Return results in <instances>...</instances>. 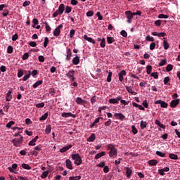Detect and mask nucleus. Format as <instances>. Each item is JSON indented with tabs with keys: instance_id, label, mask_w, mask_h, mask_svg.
Listing matches in <instances>:
<instances>
[{
	"instance_id": "obj_1",
	"label": "nucleus",
	"mask_w": 180,
	"mask_h": 180,
	"mask_svg": "<svg viewBox=\"0 0 180 180\" xmlns=\"http://www.w3.org/2000/svg\"><path fill=\"white\" fill-rule=\"evenodd\" d=\"M72 160L75 161V164L76 165H80L82 164V158H81V156L77 154H72Z\"/></svg>"
},
{
	"instance_id": "obj_2",
	"label": "nucleus",
	"mask_w": 180,
	"mask_h": 180,
	"mask_svg": "<svg viewBox=\"0 0 180 180\" xmlns=\"http://www.w3.org/2000/svg\"><path fill=\"white\" fill-rule=\"evenodd\" d=\"M11 141L15 147H20L22 143H23V136H20L19 139H14Z\"/></svg>"
},
{
	"instance_id": "obj_3",
	"label": "nucleus",
	"mask_w": 180,
	"mask_h": 180,
	"mask_svg": "<svg viewBox=\"0 0 180 180\" xmlns=\"http://www.w3.org/2000/svg\"><path fill=\"white\" fill-rule=\"evenodd\" d=\"M75 70H70L65 75L70 78V81L74 82L75 81Z\"/></svg>"
},
{
	"instance_id": "obj_4",
	"label": "nucleus",
	"mask_w": 180,
	"mask_h": 180,
	"mask_svg": "<svg viewBox=\"0 0 180 180\" xmlns=\"http://www.w3.org/2000/svg\"><path fill=\"white\" fill-rule=\"evenodd\" d=\"M63 24H60L58 26V27H56L54 31H53V36H55L56 37L60 36V33H61V30L60 29H63Z\"/></svg>"
},
{
	"instance_id": "obj_5",
	"label": "nucleus",
	"mask_w": 180,
	"mask_h": 180,
	"mask_svg": "<svg viewBox=\"0 0 180 180\" xmlns=\"http://www.w3.org/2000/svg\"><path fill=\"white\" fill-rule=\"evenodd\" d=\"M155 105H160L161 108H168V103H167L165 101H162L161 100H158L155 101Z\"/></svg>"
},
{
	"instance_id": "obj_6",
	"label": "nucleus",
	"mask_w": 180,
	"mask_h": 180,
	"mask_svg": "<svg viewBox=\"0 0 180 180\" xmlns=\"http://www.w3.org/2000/svg\"><path fill=\"white\" fill-rule=\"evenodd\" d=\"M125 15L127 18V23H131V19H133V14H131V11H126Z\"/></svg>"
},
{
	"instance_id": "obj_7",
	"label": "nucleus",
	"mask_w": 180,
	"mask_h": 180,
	"mask_svg": "<svg viewBox=\"0 0 180 180\" xmlns=\"http://www.w3.org/2000/svg\"><path fill=\"white\" fill-rule=\"evenodd\" d=\"M122 99V96H119L116 98H110L109 99L108 102L109 103H112L113 105L116 103H119V101Z\"/></svg>"
},
{
	"instance_id": "obj_8",
	"label": "nucleus",
	"mask_w": 180,
	"mask_h": 180,
	"mask_svg": "<svg viewBox=\"0 0 180 180\" xmlns=\"http://www.w3.org/2000/svg\"><path fill=\"white\" fill-rule=\"evenodd\" d=\"M125 75H126V70H122L118 74L119 80L120 81V82H123V79H124V78L123 77H124Z\"/></svg>"
},
{
	"instance_id": "obj_9",
	"label": "nucleus",
	"mask_w": 180,
	"mask_h": 180,
	"mask_svg": "<svg viewBox=\"0 0 180 180\" xmlns=\"http://www.w3.org/2000/svg\"><path fill=\"white\" fill-rule=\"evenodd\" d=\"M109 157L113 158L117 157V149H112V150H110Z\"/></svg>"
},
{
	"instance_id": "obj_10",
	"label": "nucleus",
	"mask_w": 180,
	"mask_h": 180,
	"mask_svg": "<svg viewBox=\"0 0 180 180\" xmlns=\"http://www.w3.org/2000/svg\"><path fill=\"white\" fill-rule=\"evenodd\" d=\"M61 116L62 117H77V115L71 112H62Z\"/></svg>"
},
{
	"instance_id": "obj_11",
	"label": "nucleus",
	"mask_w": 180,
	"mask_h": 180,
	"mask_svg": "<svg viewBox=\"0 0 180 180\" xmlns=\"http://www.w3.org/2000/svg\"><path fill=\"white\" fill-rule=\"evenodd\" d=\"M12 91L11 90H9L6 95V102H11V101H12Z\"/></svg>"
},
{
	"instance_id": "obj_12",
	"label": "nucleus",
	"mask_w": 180,
	"mask_h": 180,
	"mask_svg": "<svg viewBox=\"0 0 180 180\" xmlns=\"http://www.w3.org/2000/svg\"><path fill=\"white\" fill-rule=\"evenodd\" d=\"M163 47L165 50H168L169 49V44L168 43V39L166 37L163 38Z\"/></svg>"
},
{
	"instance_id": "obj_13",
	"label": "nucleus",
	"mask_w": 180,
	"mask_h": 180,
	"mask_svg": "<svg viewBox=\"0 0 180 180\" xmlns=\"http://www.w3.org/2000/svg\"><path fill=\"white\" fill-rule=\"evenodd\" d=\"M179 105V99L172 100L170 102V106L172 108H175L176 106H178Z\"/></svg>"
},
{
	"instance_id": "obj_14",
	"label": "nucleus",
	"mask_w": 180,
	"mask_h": 180,
	"mask_svg": "<svg viewBox=\"0 0 180 180\" xmlns=\"http://www.w3.org/2000/svg\"><path fill=\"white\" fill-rule=\"evenodd\" d=\"M65 9V6L63 4H62L59 6L58 10L56 11H58L59 15H61L62 13H64Z\"/></svg>"
},
{
	"instance_id": "obj_15",
	"label": "nucleus",
	"mask_w": 180,
	"mask_h": 180,
	"mask_svg": "<svg viewBox=\"0 0 180 180\" xmlns=\"http://www.w3.org/2000/svg\"><path fill=\"white\" fill-rule=\"evenodd\" d=\"M115 117H117V119H119V120H124V115H123L122 112L120 113H115L114 115Z\"/></svg>"
},
{
	"instance_id": "obj_16",
	"label": "nucleus",
	"mask_w": 180,
	"mask_h": 180,
	"mask_svg": "<svg viewBox=\"0 0 180 180\" xmlns=\"http://www.w3.org/2000/svg\"><path fill=\"white\" fill-rule=\"evenodd\" d=\"M84 40H86L87 41H89V43H91L92 44H95V43H96L94 39H92L91 37H89L88 35H84Z\"/></svg>"
},
{
	"instance_id": "obj_17",
	"label": "nucleus",
	"mask_w": 180,
	"mask_h": 180,
	"mask_svg": "<svg viewBox=\"0 0 180 180\" xmlns=\"http://www.w3.org/2000/svg\"><path fill=\"white\" fill-rule=\"evenodd\" d=\"M76 103H77V105H84L85 103H86V101L82 100L81 97H77L76 99Z\"/></svg>"
},
{
	"instance_id": "obj_18",
	"label": "nucleus",
	"mask_w": 180,
	"mask_h": 180,
	"mask_svg": "<svg viewBox=\"0 0 180 180\" xmlns=\"http://www.w3.org/2000/svg\"><path fill=\"white\" fill-rule=\"evenodd\" d=\"M70 148H72V145L70 144L68 146H65V147L62 148L61 149H60V152L65 153V151H68V150H70Z\"/></svg>"
},
{
	"instance_id": "obj_19",
	"label": "nucleus",
	"mask_w": 180,
	"mask_h": 180,
	"mask_svg": "<svg viewBox=\"0 0 180 180\" xmlns=\"http://www.w3.org/2000/svg\"><path fill=\"white\" fill-rule=\"evenodd\" d=\"M39 139V136H35L32 141H30L28 143V146H35L36 141Z\"/></svg>"
},
{
	"instance_id": "obj_20",
	"label": "nucleus",
	"mask_w": 180,
	"mask_h": 180,
	"mask_svg": "<svg viewBox=\"0 0 180 180\" xmlns=\"http://www.w3.org/2000/svg\"><path fill=\"white\" fill-rule=\"evenodd\" d=\"M70 57H72V52H71V49H67V56H66V60L68 61H70Z\"/></svg>"
},
{
	"instance_id": "obj_21",
	"label": "nucleus",
	"mask_w": 180,
	"mask_h": 180,
	"mask_svg": "<svg viewBox=\"0 0 180 180\" xmlns=\"http://www.w3.org/2000/svg\"><path fill=\"white\" fill-rule=\"evenodd\" d=\"M66 167L68 169H72V162L70 159L66 160Z\"/></svg>"
},
{
	"instance_id": "obj_22",
	"label": "nucleus",
	"mask_w": 180,
	"mask_h": 180,
	"mask_svg": "<svg viewBox=\"0 0 180 180\" xmlns=\"http://www.w3.org/2000/svg\"><path fill=\"white\" fill-rule=\"evenodd\" d=\"M72 64H74V65H78V64H79V58L78 56L72 59Z\"/></svg>"
},
{
	"instance_id": "obj_23",
	"label": "nucleus",
	"mask_w": 180,
	"mask_h": 180,
	"mask_svg": "<svg viewBox=\"0 0 180 180\" xmlns=\"http://www.w3.org/2000/svg\"><path fill=\"white\" fill-rule=\"evenodd\" d=\"M105 153L104 151L97 153L95 155V160H99V158H101V157H103V155H105Z\"/></svg>"
},
{
	"instance_id": "obj_24",
	"label": "nucleus",
	"mask_w": 180,
	"mask_h": 180,
	"mask_svg": "<svg viewBox=\"0 0 180 180\" xmlns=\"http://www.w3.org/2000/svg\"><path fill=\"white\" fill-rule=\"evenodd\" d=\"M45 133H46V134H50V133H51V124L46 125V129H45Z\"/></svg>"
},
{
	"instance_id": "obj_25",
	"label": "nucleus",
	"mask_w": 180,
	"mask_h": 180,
	"mask_svg": "<svg viewBox=\"0 0 180 180\" xmlns=\"http://www.w3.org/2000/svg\"><path fill=\"white\" fill-rule=\"evenodd\" d=\"M30 75H32V72L30 70H29L28 74H27L26 75H25L22 77V81H27V79H29V78H30Z\"/></svg>"
},
{
	"instance_id": "obj_26",
	"label": "nucleus",
	"mask_w": 180,
	"mask_h": 180,
	"mask_svg": "<svg viewBox=\"0 0 180 180\" xmlns=\"http://www.w3.org/2000/svg\"><path fill=\"white\" fill-rule=\"evenodd\" d=\"M148 164L151 167H153L154 165H157V164H158V162L157 161V160H150L148 161Z\"/></svg>"
},
{
	"instance_id": "obj_27",
	"label": "nucleus",
	"mask_w": 180,
	"mask_h": 180,
	"mask_svg": "<svg viewBox=\"0 0 180 180\" xmlns=\"http://www.w3.org/2000/svg\"><path fill=\"white\" fill-rule=\"evenodd\" d=\"M126 169H127V172H126L127 176V178H130L133 171L131 170V169H130L129 167H126Z\"/></svg>"
},
{
	"instance_id": "obj_28",
	"label": "nucleus",
	"mask_w": 180,
	"mask_h": 180,
	"mask_svg": "<svg viewBox=\"0 0 180 180\" xmlns=\"http://www.w3.org/2000/svg\"><path fill=\"white\" fill-rule=\"evenodd\" d=\"M16 168H18V165L13 164L11 167H8V171H10V172H14L13 169H16Z\"/></svg>"
},
{
	"instance_id": "obj_29",
	"label": "nucleus",
	"mask_w": 180,
	"mask_h": 180,
	"mask_svg": "<svg viewBox=\"0 0 180 180\" xmlns=\"http://www.w3.org/2000/svg\"><path fill=\"white\" fill-rule=\"evenodd\" d=\"M173 69H174V65H172V64H169L166 67L167 72H171V71H172Z\"/></svg>"
},
{
	"instance_id": "obj_30",
	"label": "nucleus",
	"mask_w": 180,
	"mask_h": 180,
	"mask_svg": "<svg viewBox=\"0 0 180 180\" xmlns=\"http://www.w3.org/2000/svg\"><path fill=\"white\" fill-rule=\"evenodd\" d=\"M107 42L108 44H112V43H115V38H113L112 37H108Z\"/></svg>"
},
{
	"instance_id": "obj_31",
	"label": "nucleus",
	"mask_w": 180,
	"mask_h": 180,
	"mask_svg": "<svg viewBox=\"0 0 180 180\" xmlns=\"http://www.w3.org/2000/svg\"><path fill=\"white\" fill-rule=\"evenodd\" d=\"M100 46L102 49H105V47H106V39H105V38L102 39Z\"/></svg>"
},
{
	"instance_id": "obj_32",
	"label": "nucleus",
	"mask_w": 180,
	"mask_h": 180,
	"mask_svg": "<svg viewBox=\"0 0 180 180\" xmlns=\"http://www.w3.org/2000/svg\"><path fill=\"white\" fill-rule=\"evenodd\" d=\"M95 139H96L95 134H91V136L87 139V141L91 142L95 141Z\"/></svg>"
},
{
	"instance_id": "obj_33",
	"label": "nucleus",
	"mask_w": 180,
	"mask_h": 180,
	"mask_svg": "<svg viewBox=\"0 0 180 180\" xmlns=\"http://www.w3.org/2000/svg\"><path fill=\"white\" fill-rule=\"evenodd\" d=\"M41 84H43V80H38L33 84V88H37Z\"/></svg>"
},
{
	"instance_id": "obj_34",
	"label": "nucleus",
	"mask_w": 180,
	"mask_h": 180,
	"mask_svg": "<svg viewBox=\"0 0 180 180\" xmlns=\"http://www.w3.org/2000/svg\"><path fill=\"white\" fill-rule=\"evenodd\" d=\"M151 71H153V66L148 65L146 67V72H147V74H148V75H150V74H151Z\"/></svg>"
},
{
	"instance_id": "obj_35",
	"label": "nucleus",
	"mask_w": 180,
	"mask_h": 180,
	"mask_svg": "<svg viewBox=\"0 0 180 180\" xmlns=\"http://www.w3.org/2000/svg\"><path fill=\"white\" fill-rule=\"evenodd\" d=\"M169 81H171V79L169 78V77H165L163 82L165 84V85H171L169 83Z\"/></svg>"
},
{
	"instance_id": "obj_36",
	"label": "nucleus",
	"mask_w": 180,
	"mask_h": 180,
	"mask_svg": "<svg viewBox=\"0 0 180 180\" xmlns=\"http://www.w3.org/2000/svg\"><path fill=\"white\" fill-rule=\"evenodd\" d=\"M49 117V112H46L44 115L40 117L39 120L40 122H43V120H46Z\"/></svg>"
},
{
	"instance_id": "obj_37",
	"label": "nucleus",
	"mask_w": 180,
	"mask_h": 180,
	"mask_svg": "<svg viewBox=\"0 0 180 180\" xmlns=\"http://www.w3.org/2000/svg\"><path fill=\"white\" fill-rule=\"evenodd\" d=\"M22 167L24 169H27V170H30L32 169V167H30L29 165L26 164V163H23L22 165Z\"/></svg>"
},
{
	"instance_id": "obj_38",
	"label": "nucleus",
	"mask_w": 180,
	"mask_h": 180,
	"mask_svg": "<svg viewBox=\"0 0 180 180\" xmlns=\"http://www.w3.org/2000/svg\"><path fill=\"white\" fill-rule=\"evenodd\" d=\"M169 158H171V160H178V155L174 153H170L169 155Z\"/></svg>"
},
{
	"instance_id": "obj_39",
	"label": "nucleus",
	"mask_w": 180,
	"mask_h": 180,
	"mask_svg": "<svg viewBox=\"0 0 180 180\" xmlns=\"http://www.w3.org/2000/svg\"><path fill=\"white\" fill-rule=\"evenodd\" d=\"M106 148H108V150H115L116 148H115V145L110 143L108 145L106 146Z\"/></svg>"
},
{
	"instance_id": "obj_40",
	"label": "nucleus",
	"mask_w": 180,
	"mask_h": 180,
	"mask_svg": "<svg viewBox=\"0 0 180 180\" xmlns=\"http://www.w3.org/2000/svg\"><path fill=\"white\" fill-rule=\"evenodd\" d=\"M125 88L129 94H131L132 95L134 94V91H133V87L126 86Z\"/></svg>"
},
{
	"instance_id": "obj_41",
	"label": "nucleus",
	"mask_w": 180,
	"mask_h": 180,
	"mask_svg": "<svg viewBox=\"0 0 180 180\" xmlns=\"http://www.w3.org/2000/svg\"><path fill=\"white\" fill-rule=\"evenodd\" d=\"M147 122L141 121V129L143 130V129H146L147 127Z\"/></svg>"
},
{
	"instance_id": "obj_42",
	"label": "nucleus",
	"mask_w": 180,
	"mask_h": 180,
	"mask_svg": "<svg viewBox=\"0 0 180 180\" xmlns=\"http://www.w3.org/2000/svg\"><path fill=\"white\" fill-rule=\"evenodd\" d=\"M167 64V59H162L158 64L159 67H164Z\"/></svg>"
},
{
	"instance_id": "obj_43",
	"label": "nucleus",
	"mask_w": 180,
	"mask_h": 180,
	"mask_svg": "<svg viewBox=\"0 0 180 180\" xmlns=\"http://www.w3.org/2000/svg\"><path fill=\"white\" fill-rule=\"evenodd\" d=\"M44 25H45V27H46V32H51V27L49 25V22H45Z\"/></svg>"
},
{
	"instance_id": "obj_44",
	"label": "nucleus",
	"mask_w": 180,
	"mask_h": 180,
	"mask_svg": "<svg viewBox=\"0 0 180 180\" xmlns=\"http://www.w3.org/2000/svg\"><path fill=\"white\" fill-rule=\"evenodd\" d=\"M17 77L18 78H21V77H23V70H22V69H19L18 70V74H17Z\"/></svg>"
},
{
	"instance_id": "obj_45",
	"label": "nucleus",
	"mask_w": 180,
	"mask_h": 180,
	"mask_svg": "<svg viewBox=\"0 0 180 180\" xmlns=\"http://www.w3.org/2000/svg\"><path fill=\"white\" fill-rule=\"evenodd\" d=\"M48 175H49V171L43 172V173L41 176V178H42V179H44L46 178H47Z\"/></svg>"
},
{
	"instance_id": "obj_46",
	"label": "nucleus",
	"mask_w": 180,
	"mask_h": 180,
	"mask_svg": "<svg viewBox=\"0 0 180 180\" xmlns=\"http://www.w3.org/2000/svg\"><path fill=\"white\" fill-rule=\"evenodd\" d=\"M7 53L8 54H12L13 53V47L12 46H8L7 48Z\"/></svg>"
},
{
	"instance_id": "obj_47",
	"label": "nucleus",
	"mask_w": 180,
	"mask_h": 180,
	"mask_svg": "<svg viewBox=\"0 0 180 180\" xmlns=\"http://www.w3.org/2000/svg\"><path fill=\"white\" fill-rule=\"evenodd\" d=\"M169 16L165 14H159L158 15V18L159 19H168Z\"/></svg>"
},
{
	"instance_id": "obj_48",
	"label": "nucleus",
	"mask_w": 180,
	"mask_h": 180,
	"mask_svg": "<svg viewBox=\"0 0 180 180\" xmlns=\"http://www.w3.org/2000/svg\"><path fill=\"white\" fill-rule=\"evenodd\" d=\"M49 37H45L44 38V47L46 49V47H47V45L49 44Z\"/></svg>"
},
{
	"instance_id": "obj_49",
	"label": "nucleus",
	"mask_w": 180,
	"mask_h": 180,
	"mask_svg": "<svg viewBox=\"0 0 180 180\" xmlns=\"http://www.w3.org/2000/svg\"><path fill=\"white\" fill-rule=\"evenodd\" d=\"M13 124H15V122L14 121H10L6 126V127H7L8 129H11L12 127V126H13Z\"/></svg>"
},
{
	"instance_id": "obj_50",
	"label": "nucleus",
	"mask_w": 180,
	"mask_h": 180,
	"mask_svg": "<svg viewBox=\"0 0 180 180\" xmlns=\"http://www.w3.org/2000/svg\"><path fill=\"white\" fill-rule=\"evenodd\" d=\"M112 72H109L108 77H107V82H111V81H112Z\"/></svg>"
},
{
	"instance_id": "obj_51",
	"label": "nucleus",
	"mask_w": 180,
	"mask_h": 180,
	"mask_svg": "<svg viewBox=\"0 0 180 180\" xmlns=\"http://www.w3.org/2000/svg\"><path fill=\"white\" fill-rule=\"evenodd\" d=\"M146 41H154V37H150V35H147L146 37Z\"/></svg>"
},
{
	"instance_id": "obj_52",
	"label": "nucleus",
	"mask_w": 180,
	"mask_h": 180,
	"mask_svg": "<svg viewBox=\"0 0 180 180\" xmlns=\"http://www.w3.org/2000/svg\"><path fill=\"white\" fill-rule=\"evenodd\" d=\"M131 131H132L133 134H137L139 131H137V128H136V126L132 125L131 126Z\"/></svg>"
},
{
	"instance_id": "obj_53",
	"label": "nucleus",
	"mask_w": 180,
	"mask_h": 180,
	"mask_svg": "<svg viewBox=\"0 0 180 180\" xmlns=\"http://www.w3.org/2000/svg\"><path fill=\"white\" fill-rule=\"evenodd\" d=\"M150 77H153V78H155V79H158V72H152L150 74Z\"/></svg>"
},
{
	"instance_id": "obj_54",
	"label": "nucleus",
	"mask_w": 180,
	"mask_h": 180,
	"mask_svg": "<svg viewBox=\"0 0 180 180\" xmlns=\"http://www.w3.org/2000/svg\"><path fill=\"white\" fill-rule=\"evenodd\" d=\"M81 179V176H70L69 180H79Z\"/></svg>"
},
{
	"instance_id": "obj_55",
	"label": "nucleus",
	"mask_w": 180,
	"mask_h": 180,
	"mask_svg": "<svg viewBox=\"0 0 180 180\" xmlns=\"http://www.w3.org/2000/svg\"><path fill=\"white\" fill-rule=\"evenodd\" d=\"M75 34V30H71L69 34L70 39H72Z\"/></svg>"
},
{
	"instance_id": "obj_56",
	"label": "nucleus",
	"mask_w": 180,
	"mask_h": 180,
	"mask_svg": "<svg viewBox=\"0 0 180 180\" xmlns=\"http://www.w3.org/2000/svg\"><path fill=\"white\" fill-rule=\"evenodd\" d=\"M96 16L98 17V20H103V17L101 15V12H97Z\"/></svg>"
},
{
	"instance_id": "obj_57",
	"label": "nucleus",
	"mask_w": 180,
	"mask_h": 180,
	"mask_svg": "<svg viewBox=\"0 0 180 180\" xmlns=\"http://www.w3.org/2000/svg\"><path fill=\"white\" fill-rule=\"evenodd\" d=\"M156 154L159 156V157H165V153L161 152V151H156Z\"/></svg>"
},
{
	"instance_id": "obj_58",
	"label": "nucleus",
	"mask_w": 180,
	"mask_h": 180,
	"mask_svg": "<svg viewBox=\"0 0 180 180\" xmlns=\"http://www.w3.org/2000/svg\"><path fill=\"white\" fill-rule=\"evenodd\" d=\"M71 11H72V8H71V7L67 6L65 8V13H70Z\"/></svg>"
},
{
	"instance_id": "obj_59",
	"label": "nucleus",
	"mask_w": 180,
	"mask_h": 180,
	"mask_svg": "<svg viewBox=\"0 0 180 180\" xmlns=\"http://www.w3.org/2000/svg\"><path fill=\"white\" fill-rule=\"evenodd\" d=\"M120 34L121 36H122L123 37H127V32L125 30H122L120 32Z\"/></svg>"
},
{
	"instance_id": "obj_60",
	"label": "nucleus",
	"mask_w": 180,
	"mask_h": 180,
	"mask_svg": "<svg viewBox=\"0 0 180 180\" xmlns=\"http://www.w3.org/2000/svg\"><path fill=\"white\" fill-rule=\"evenodd\" d=\"M36 108H44V103H37L35 104Z\"/></svg>"
},
{
	"instance_id": "obj_61",
	"label": "nucleus",
	"mask_w": 180,
	"mask_h": 180,
	"mask_svg": "<svg viewBox=\"0 0 180 180\" xmlns=\"http://www.w3.org/2000/svg\"><path fill=\"white\" fill-rule=\"evenodd\" d=\"M86 16L88 18H90L91 16H94V11H89L87 13H86Z\"/></svg>"
},
{
	"instance_id": "obj_62",
	"label": "nucleus",
	"mask_w": 180,
	"mask_h": 180,
	"mask_svg": "<svg viewBox=\"0 0 180 180\" xmlns=\"http://www.w3.org/2000/svg\"><path fill=\"white\" fill-rule=\"evenodd\" d=\"M96 101H97L96 96H94L91 98V103H92V105H94V103H95V102H96Z\"/></svg>"
},
{
	"instance_id": "obj_63",
	"label": "nucleus",
	"mask_w": 180,
	"mask_h": 180,
	"mask_svg": "<svg viewBox=\"0 0 180 180\" xmlns=\"http://www.w3.org/2000/svg\"><path fill=\"white\" fill-rule=\"evenodd\" d=\"M22 60H27V58H29V53H25L22 57Z\"/></svg>"
},
{
	"instance_id": "obj_64",
	"label": "nucleus",
	"mask_w": 180,
	"mask_h": 180,
	"mask_svg": "<svg viewBox=\"0 0 180 180\" xmlns=\"http://www.w3.org/2000/svg\"><path fill=\"white\" fill-rule=\"evenodd\" d=\"M155 49V42H153L150 45V50H154Z\"/></svg>"
}]
</instances>
